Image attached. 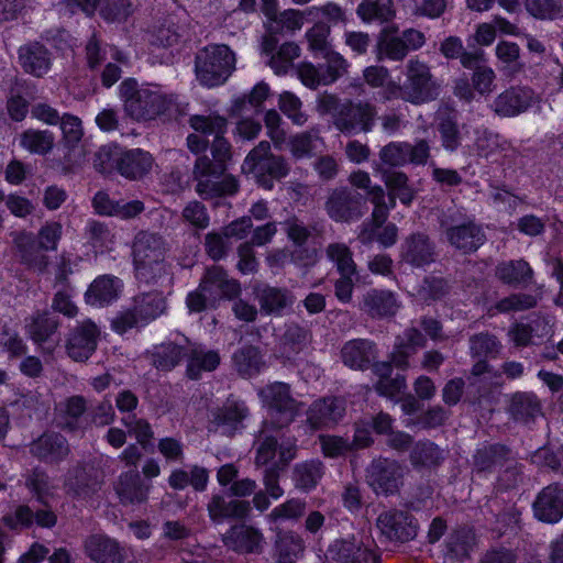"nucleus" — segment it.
I'll use <instances>...</instances> for the list:
<instances>
[{
  "instance_id": "e2e57ef3",
  "label": "nucleus",
  "mask_w": 563,
  "mask_h": 563,
  "mask_svg": "<svg viewBox=\"0 0 563 563\" xmlns=\"http://www.w3.org/2000/svg\"><path fill=\"white\" fill-rule=\"evenodd\" d=\"M511 411L516 419L528 421L540 413V404L534 395H517L512 400Z\"/></svg>"
},
{
  "instance_id": "aec40b11",
  "label": "nucleus",
  "mask_w": 563,
  "mask_h": 563,
  "mask_svg": "<svg viewBox=\"0 0 563 563\" xmlns=\"http://www.w3.org/2000/svg\"><path fill=\"white\" fill-rule=\"evenodd\" d=\"M345 412L344 401L339 398H324L314 401L307 412V421L312 429L331 428Z\"/></svg>"
},
{
  "instance_id": "4c0bfd02",
  "label": "nucleus",
  "mask_w": 563,
  "mask_h": 563,
  "mask_svg": "<svg viewBox=\"0 0 563 563\" xmlns=\"http://www.w3.org/2000/svg\"><path fill=\"white\" fill-rule=\"evenodd\" d=\"M375 52L378 60H401L408 54L404 40L387 29L380 32Z\"/></svg>"
},
{
  "instance_id": "7ed1b4c3",
  "label": "nucleus",
  "mask_w": 563,
  "mask_h": 563,
  "mask_svg": "<svg viewBox=\"0 0 563 563\" xmlns=\"http://www.w3.org/2000/svg\"><path fill=\"white\" fill-rule=\"evenodd\" d=\"M322 111L333 117V123L344 134L369 132L376 120V109L367 102L340 103L334 96H325L320 101Z\"/></svg>"
},
{
  "instance_id": "79ce46f5",
  "label": "nucleus",
  "mask_w": 563,
  "mask_h": 563,
  "mask_svg": "<svg viewBox=\"0 0 563 563\" xmlns=\"http://www.w3.org/2000/svg\"><path fill=\"white\" fill-rule=\"evenodd\" d=\"M233 364L239 374L244 377H252L258 374L265 366L258 349L254 346H246L235 352Z\"/></svg>"
},
{
  "instance_id": "a18cd8bd",
  "label": "nucleus",
  "mask_w": 563,
  "mask_h": 563,
  "mask_svg": "<svg viewBox=\"0 0 563 563\" xmlns=\"http://www.w3.org/2000/svg\"><path fill=\"white\" fill-rule=\"evenodd\" d=\"M58 322L48 313H36L26 322L29 336L37 344L47 342L57 330Z\"/></svg>"
},
{
  "instance_id": "4468645a",
  "label": "nucleus",
  "mask_w": 563,
  "mask_h": 563,
  "mask_svg": "<svg viewBox=\"0 0 563 563\" xmlns=\"http://www.w3.org/2000/svg\"><path fill=\"white\" fill-rule=\"evenodd\" d=\"M402 477L400 464L387 459L374 460L367 468L366 481L376 494L395 493Z\"/></svg>"
},
{
  "instance_id": "c85d7f7f",
  "label": "nucleus",
  "mask_w": 563,
  "mask_h": 563,
  "mask_svg": "<svg viewBox=\"0 0 563 563\" xmlns=\"http://www.w3.org/2000/svg\"><path fill=\"white\" fill-rule=\"evenodd\" d=\"M115 492L124 505L141 504L147 499L150 485H145L139 473L133 470L120 475Z\"/></svg>"
},
{
  "instance_id": "a211bd4d",
  "label": "nucleus",
  "mask_w": 563,
  "mask_h": 563,
  "mask_svg": "<svg viewBox=\"0 0 563 563\" xmlns=\"http://www.w3.org/2000/svg\"><path fill=\"white\" fill-rule=\"evenodd\" d=\"M200 290L207 292L210 306H214L221 298L231 299L240 294V284L230 279L225 272L219 266L207 269L201 283Z\"/></svg>"
},
{
  "instance_id": "f8f14e48",
  "label": "nucleus",
  "mask_w": 563,
  "mask_h": 563,
  "mask_svg": "<svg viewBox=\"0 0 563 563\" xmlns=\"http://www.w3.org/2000/svg\"><path fill=\"white\" fill-rule=\"evenodd\" d=\"M376 526L389 541L406 542L417 534L415 519L404 510L393 509L382 512L376 520Z\"/></svg>"
},
{
  "instance_id": "a19ab883",
  "label": "nucleus",
  "mask_w": 563,
  "mask_h": 563,
  "mask_svg": "<svg viewBox=\"0 0 563 563\" xmlns=\"http://www.w3.org/2000/svg\"><path fill=\"white\" fill-rule=\"evenodd\" d=\"M423 344L424 339L417 329L406 331L404 338L396 344L395 351L391 354V362L399 368H407L409 356L416 352L417 347Z\"/></svg>"
},
{
  "instance_id": "ea45409f",
  "label": "nucleus",
  "mask_w": 563,
  "mask_h": 563,
  "mask_svg": "<svg viewBox=\"0 0 563 563\" xmlns=\"http://www.w3.org/2000/svg\"><path fill=\"white\" fill-rule=\"evenodd\" d=\"M356 13L365 23L387 22L395 15L394 3L391 0H363L358 4Z\"/></svg>"
},
{
  "instance_id": "6ab92c4d",
  "label": "nucleus",
  "mask_w": 563,
  "mask_h": 563,
  "mask_svg": "<svg viewBox=\"0 0 563 563\" xmlns=\"http://www.w3.org/2000/svg\"><path fill=\"white\" fill-rule=\"evenodd\" d=\"M99 330L97 325L90 321H84L70 334L67 341V353L75 361H86L95 352Z\"/></svg>"
},
{
  "instance_id": "603ef678",
  "label": "nucleus",
  "mask_w": 563,
  "mask_h": 563,
  "mask_svg": "<svg viewBox=\"0 0 563 563\" xmlns=\"http://www.w3.org/2000/svg\"><path fill=\"white\" fill-rule=\"evenodd\" d=\"M262 310L266 313H279L294 302V298L285 290L267 287L258 294Z\"/></svg>"
},
{
  "instance_id": "cd10ccee",
  "label": "nucleus",
  "mask_w": 563,
  "mask_h": 563,
  "mask_svg": "<svg viewBox=\"0 0 563 563\" xmlns=\"http://www.w3.org/2000/svg\"><path fill=\"white\" fill-rule=\"evenodd\" d=\"M343 363L352 369H365L376 357L374 344L365 339L346 342L341 350Z\"/></svg>"
},
{
  "instance_id": "f3484780",
  "label": "nucleus",
  "mask_w": 563,
  "mask_h": 563,
  "mask_svg": "<svg viewBox=\"0 0 563 563\" xmlns=\"http://www.w3.org/2000/svg\"><path fill=\"white\" fill-rule=\"evenodd\" d=\"M277 41L268 35L263 38L262 54L268 57L267 65L278 75H286L292 67V63L301 54V48L294 42H286L276 48Z\"/></svg>"
},
{
  "instance_id": "052dcab7",
  "label": "nucleus",
  "mask_w": 563,
  "mask_h": 563,
  "mask_svg": "<svg viewBox=\"0 0 563 563\" xmlns=\"http://www.w3.org/2000/svg\"><path fill=\"white\" fill-rule=\"evenodd\" d=\"M302 539L290 531L279 532L276 539V549L278 551L279 560H289L297 558L303 551Z\"/></svg>"
},
{
  "instance_id": "8fccbe9b",
  "label": "nucleus",
  "mask_w": 563,
  "mask_h": 563,
  "mask_svg": "<svg viewBox=\"0 0 563 563\" xmlns=\"http://www.w3.org/2000/svg\"><path fill=\"white\" fill-rule=\"evenodd\" d=\"M353 206L354 202L345 191H335L327 202V210L335 221H350L360 216V212H356Z\"/></svg>"
},
{
  "instance_id": "bb28decb",
  "label": "nucleus",
  "mask_w": 563,
  "mask_h": 563,
  "mask_svg": "<svg viewBox=\"0 0 563 563\" xmlns=\"http://www.w3.org/2000/svg\"><path fill=\"white\" fill-rule=\"evenodd\" d=\"M328 558L335 563H368L374 554L355 538L335 541L328 551Z\"/></svg>"
},
{
  "instance_id": "0e129e2a",
  "label": "nucleus",
  "mask_w": 563,
  "mask_h": 563,
  "mask_svg": "<svg viewBox=\"0 0 563 563\" xmlns=\"http://www.w3.org/2000/svg\"><path fill=\"white\" fill-rule=\"evenodd\" d=\"M328 257L335 263L340 274H356V266L350 249L343 243L330 244L327 249Z\"/></svg>"
},
{
  "instance_id": "5701e85b",
  "label": "nucleus",
  "mask_w": 563,
  "mask_h": 563,
  "mask_svg": "<svg viewBox=\"0 0 563 563\" xmlns=\"http://www.w3.org/2000/svg\"><path fill=\"white\" fill-rule=\"evenodd\" d=\"M87 556L96 563H121L124 551L119 542L106 534H92L85 541Z\"/></svg>"
},
{
  "instance_id": "393cba45",
  "label": "nucleus",
  "mask_w": 563,
  "mask_h": 563,
  "mask_svg": "<svg viewBox=\"0 0 563 563\" xmlns=\"http://www.w3.org/2000/svg\"><path fill=\"white\" fill-rule=\"evenodd\" d=\"M263 540V534L257 529L246 525L234 526L222 536L225 547L242 553L260 551Z\"/></svg>"
},
{
  "instance_id": "6e6d98bb",
  "label": "nucleus",
  "mask_w": 563,
  "mask_h": 563,
  "mask_svg": "<svg viewBox=\"0 0 563 563\" xmlns=\"http://www.w3.org/2000/svg\"><path fill=\"white\" fill-rule=\"evenodd\" d=\"M247 416L244 402L229 400L217 413L216 421L228 431L236 430L242 420Z\"/></svg>"
},
{
  "instance_id": "4d7b16f0",
  "label": "nucleus",
  "mask_w": 563,
  "mask_h": 563,
  "mask_svg": "<svg viewBox=\"0 0 563 563\" xmlns=\"http://www.w3.org/2000/svg\"><path fill=\"white\" fill-rule=\"evenodd\" d=\"M320 137L317 132H303L291 136L288 146L295 158H303L310 156L318 150Z\"/></svg>"
},
{
  "instance_id": "49530a36",
  "label": "nucleus",
  "mask_w": 563,
  "mask_h": 563,
  "mask_svg": "<svg viewBox=\"0 0 563 563\" xmlns=\"http://www.w3.org/2000/svg\"><path fill=\"white\" fill-rule=\"evenodd\" d=\"M323 475V466L320 461L311 460L299 463L294 468V482L296 487L310 490L317 486Z\"/></svg>"
},
{
  "instance_id": "338daca9",
  "label": "nucleus",
  "mask_w": 563,
  "mask_h": 563,
  "mask_svg": "<svg viewBox=\"0 0 563 563\" xmlns=\"http://www.w3.org/2000/svg\"><path fill=\"white\" fill-rule=\"evenodd\" d=\"M88 239L97 253L109 251L113 245V234L102 223L90 221L87 224Z\"/></svg>"
},
{
  "instance_id": "72a5a7b5",
  "label": "nucleus",
  "mask_w": 563,
  "mask_h": 563,
  "mask_svg": "<svg viewBox=\"0 0 563 563\" xmlns=\"http://www.w3.org/2000/svg\"><path fill=\"white\" fill-rule=\"evenodd\" d=\"M250 510V504L238 499L225 500L221 496H213L208 504L211 520L219 522L227 518H243Z\"/></svg>"
},
{
  "instance_id": "c9c22d12",
  "label": "nucleus",
  "mask_w": 563,
  "mask_h": 563,
  "mask_svg": "<svg viewBox=\"0 0 563 563\" xmlns=\"http://www.w3.org/2000/svg\"><path fill=\"white\" fill-rule=\"evenodd\" d=\"M31 451L47 461H58L68 454V445L59 434H44L33 444Z\"/></svg>"
},
{
  "instance_id": "f03ea898",
  "label": "nucleus",
  "mask_w": 563,
  "mask_h": 563,
  "mask_svg": "<svg viewBox=\"0 0 563 563\" xmlns=\"http://www.w3.org/2000/svg\"><path fill=\"white\" fill-rule=\"evenodd\" d=\"M120 96L125 111L136 120H152L170 111L176 104V97L167 93L156 85L136 87L134 80L128 79L120 85Z\"/></svg>"
},
{
  "instance_id": "a878e982",
  "label": "nucleus",
  "mask_w": 563,
  "mask_h": 563,
  "mask_svg": "<svg viewBox=\"0 0 563 563\" xmlns=\"http://www.w3.org/2000/svg\"><path fill=\"white\" fill-rule=\"evenodd\" d=\"M19 63L25 73L42 77L51 68L48 51L40 43H30L19 48Z\"/></svg>"
},
{
  "instance_id": "4be33fe9",
  "label": "nucleus",
  "mask_w": 563,
  "mask_h": 563,
  "mask_svg": "<svg viewBox=\"0 0 563 563\" xmlns=\"http://www.w3.org/2000/svg\"><path fill=\"white\" fill-rule=\"evenodd\" d=\"M534 516L544 522L554 523L563 517V487L549 485L533 503Z\"/></svg>"
},
{
  "instance_id": "7c9ffc66",
  "label": "nucleus",
  "mask_w": 563,
  "mask_h": 563,
  "mask_svg": "<svg viewBox=\"0 0 563 563\" xmlns=\"http://www.w3.org/2000/svg\"><path fill=\"white\" fill-rule=\"evenodd\" d=\"M183 341L187 344V373L190 378H198L201 372H210L217 368L220 363V356L217 352L205 350L190 343L187 339Z\"/></svg>"
},
{
  "instance_id": "69168bd1",
  "label": "nucleus",
  "mask_w": 563,
  "mask_h": 563,
  "mask_svg": "<svg viewBox=\"0 0 563 563\" xmlns=\"http://www.w3.org/2000/svg\"><path fill=\"white\" fill-rule=\"evenodd\" d=\"M306 504L300 499H289L282 505L276 506L267 516L266 519L271 523H277L285 520L298 519L302 516Z\"/></svg>"
},
{
  "instance_id": "2eb2a0df",
  "label": "nucleus",
  "mask_w": 563,
  "mask_h": 563,
  "mask_svg": "<svg viewBox=\"0 0 563 563\" xmlns=\"http://www.w3.org/2000/svg\"><path fill=\"white\" fill-rule=\"evenodd\" d=\"M268 428L269 426H264L261 432L263 439L257 448L255 463L257 465L271 464L269 466L278 464L282 468H285L296 456V444L290 440L278 443L274 437L266 434Z\"/></svg>"
},
{
  "instance_id": "6e6552de",
  "label": "nucleus",
  "mask_w": 563,
  "mask_h": 563,
  "mask_svg": "<svg viewBox=\"0 0 563 563\" xmlns=\"http://www.w3.org/2000/svg\"><path fill=\"white\" fill-rule=\"evenodd\" d=\"M258 396L268 409L265 427H286L297 415V402L290 395L289 386L285 383L269 384L258 390Z\"/></svg>"
},
{
  "instance_id": "e433bc0d",
  "label": "nucleus",
  "mask_w": 563,
  "mask_h": 563,
  "mask_svg": "<svg viewBox=\"0 0 563 563\" xmlns=\"http://www.w3.org/2000/svg\"><path fill=\"white\" fill-rule=\"evenodd\" d=\"M362 309L372 316L394 314L398 302L393 292L372 289L364 296Z\"/></svg>"
},
{
  "instance_id": "39448f33",
  "label": "nucleus",
  "mask_w": 563,
  "mask_h": 563,
  "mask_svg": "<svg viewBox=\"0 0 563 563\" xmlns=\"http://www.w3.org/2000/svg\"><path fill=\"white\" fill-rule=\"evenodd\" d=\"M235 68V55L227 45H209L196 56L197 80L205 87L223 85Z\"/></svg>"
},
{
  "instance_id": "9d476101",
  "label": "nucleus",
  "mask_w": 563,
  "mask_h": 563,
  "mask_svg": "<svg viewBox=\"0 0 563 563\" xmlns=\"http://www.w3.org/2000/svg\"><path fill=\"white\" fill-rule=\"evenodd\" d=\"M63 227L58 222H47L38 231L36 245L33 236L29 233H19L15 245L20 251L23 262L32 265L36 258V249L42 251H55L62 238Z\"/></svg>"
},
{
  "instance_id": "58836bf2",
  "label": "nucleus",
  "mask_w": 563,
  "mask_h": 563,
  "mask_svg": "<svg viewBox=\"0 0 563 563\" xmlns=\"http://www.w3.org/2000/svg\"><path fill=\"white\" fill-rule=\"evenodd\" d=\"M54 145L55 135L48 130L29 129L20 135V146L32 154L45 155Z\"/></svg>"
},
{
  "instance_id": "423d86ee",
  "label": "nucleus",
  "mask_w": 563,
  "mask_h": 563,
  "mask_svg": "<svg viewBox=\"0 0 563 563\" xmlns=\"http://www.w3.org/2000/svg\"><path fill=\"white\" fill-rule=\"evenodd\" d=\"M242 169L245 174L253 175L256 183L271 190L275 180H280L289 173V166L285 158L271 153V144L266 141L258 143L245 157Z\"/></svg>"
},
{
  "instance_id": "1a4fd4ad",
  "label": "nucleus",
  "mask_w": 563,
  "mask_h": 563,
  "mask_svg": "<svg viewBox=\"0 0 563 563\" xmlns=\"http://www.w3.org/2000/svg\"><path fill=\"white\" fill-rule=\"evenodd\" d=\"M223 170V166H214L206 156L197 158L194 169L197 194L203 199H209L236 192V179L230 175H224Z\"/></svg>"
},
{
  "instance_id": "f257e3e1",
  "label": "nucleus",
  "mask_w": 563,
  "mask_h": 563,
  "mask_svg": "<svg viewBox=\"0 0 563 563\" xmlns=\"http://www.w3.org/2000/svg\"><path fill=\"white\" fill-rule=\"evenodd\" d=\"M165 254L166 244L162 236L140 232L133 243V262L137 280L147 285L169 282Z\"/></svg>"
},
{
  "instance_id": "c03bdc74",
  "label": "nucleus",
  "mask_w": 563,
  "mask_h": 563,
  "mask_svg": "<svg viewBox=\"0 0 563 563\" xmlns=\"http://www.w3.org/2000/svg\"><path fill=\"white\" fill-rule=\"evenodd\" d=\"M496 276L506 284L519 285L530 280L532 269L526 261H508L497 265Z\"/></svg>"
},
{
  "instance_id": "c756f323",
  "label": "nucleus",
  "mask_w": 563,
  "mask_h": 563,
  "mask_svg": "<svg viewBox=\"0 0 563 563\" xmlns=\"http://www.w3.org/2000/svg\"><path fill=\"white\" fill-rule=\"evenodd\" d=\"M383 180L388 189L390 207L396 206V199H399L402 205H411L417 195V189L410 184L405 173L396 170L384 172Z\"/></svg>"
},
{
  "instance_id": "09e8293b",
  "label": "nucleus",
  "mask_w": 563,
  "mask_h": 563,
  "mask_svg": "<svg viewBox=\"0 0 563 563\" xmlns=\"http://www.w3.org/2000/svg\"><path fill=\"white\" fill-rule=\"evenodd\" d=\"M476 139L474 142L475 151L479 156L489 158L498 152L508 150L509 143L499 134L488 131L487 129L476 130Z\"/></svg>"
},
{
  "instance_id": "774afa93",
  "label": "nucleus",
  "mask_w": 563,
  "mask_h": 563,
  "mask_svg": "<svg viewBox=\"0 0 563 563\" xmlns=\"http://www.w3.org/2000/svg\"><path fill=\"white\" fill-rule=\"evenodd\" d=\"M279 109L295 124L302 125L307 121V115L301 111L300 99L290 91H284L278 99Z\"/></svg>"
},
{
  "instance_id": "5fc2aeb1",
  "label": "nucleus",
  "mask_w": 563,
  "mask_h": 563,
  "mask_svg": "<svg viewBox=\"0 0 563 563\" xmlns=\"http://www.w3.org/2000/svg\"><path fill=\"white\" fill-rule=\"evenodd\" d=\"M59 126L62 130V145L68 151L75 150L84 136L81 120L76 115L65 113Z\"/></svg>"
},
{
  "instance_id": "473e14b6",
  "label": "nucleus",
  "mask_w": 563,
  "mask_h": 563,
  "mask_svg": "<svg viewBox=\"0 0 563 563\" xmlns=\"http://www.w3.org/2000/svg\"><path fill=\"white\" fill-rule=\"evenodd\" d=\"M152 165V156L140 148L120 154L119 172L125 178H140L150 172Z\"/></svg>"
},
{
  "instance_id": "3c124183",
  "label": "nucleus",
  "mask_w": 563,
  "mask_h": 563,
  "mask_svg": "<svg viewBox=\"0 0 563 563\" xmlns=\"http://www.w3.org/2000/svg\"><path fill=\"white\" fill-rule=\"evenodd\" d=\"M410 459L416 467H433L444 459V454L438 445L430 441H424L416 444Z\"/></svg>"
},
{
  "instance_id": "0eeeda50",
  "label": "nucleus",
  "mask_w": 563,
  "mask_h": 563,
  "mask_svg": "<svg viewBox=\"0 0 563 563\" xmlns=\"http://www.w3.org/2000/svg\"><path fill=\"white\" fill-rule=\"evenodd\" d=\"M165 310V298L159 292L142 294L134 298L133 306L112 319V329L122 334L135 327H143L159 317Z\"/></svg>"
},
{
  "instance_id": "ddd939ff",
  "label": "nucleus",
  "mask_w": 563,
  "mask_h": 563,
  "mask_svg": "<svg viewBox=\"0 0 563 563\" xmlns=\"http://www.w3.org/2000/svg\"><path fill=\"white\" fill-rule=\"evenodd\" d=\"M537 101V95L528 87H510L499 93L490 109L499 117L512 118L526 112Z\"/></svg>"
},
{
  "instance_id": "37998d69",
  "label": "nucleus",
  "mask_w": 563,
  "mask_h": 563,
  "mask_svg": "<svg viewBox=\"0 0 563 563\" xmlns=\"http://www.w3.org/2000/svg\"><path fill=\"white\" fill-rule=\"evenodd\" d=\"M303 25V13L297 10H285L284 12L276 13V10L267 16L266 29L271 34H278L283 32H295Z\"/></svg>"
},
{
  "instance_id": "bf43d9fd",
  "label": "nucleus",
  "mask_w": 563,
  "mask_h": 563,
  "mask_svg": "<svg viewBox=\"0 0 563 563\" xmlns=\"http://www.w3.org/2000/svg\"><path fill=\"white\" fill-rule=\"evenodd\" d=\"M26 486L43 504H47L48 498L54 496L57 488V485L45 473L37 470L26 478Z\"/></svg>"
},
{
  "instance_id": "f704fd0d",
  "label": "nucleus",
  "mask_w": 563,
  "mask_h": 563,
  "mask_svg": "<svg viewBox=\"0 0 563 563\" xmlns=\"http://www.w3.org/2000/svg\"><path fill=\"white\" fill-rule=\"evenodd\" d=\"M391 365L387 362H382L374 365V372L379 377L376 384V390L379 395L390 399L397 397L407 387L405 376L397 375L391 378Z\"/></svg>"
},
{
  "instance_id": "de8ad7c7",
  "label": "nucleus",
  "mask_w": 563,
  "mask_h": 563,
  "mask_svg": "<svg viewBox=\"0 0 563 563\" xmlns=\"http://www.w3.org/2000/svg\"><path fill=\"white\" fill-rule=\"evenodd\" d=\"M181 338L179 342L162 344L155 352L154 363L158 368L169 371L175 367L186 355L187 344Z\"/></svg>"
},
{
  "instance_id": "412c9836",
  "label": "nucleus",
  "mask_w": 563,
  "mask_h": 563,
  "mask_svg": "<svg viewBox=\"0 0 563 563\" xmlns=\"http://www.w3.org/2000/svg\"><path fill=\"white\" fill-rule=\"evenodd\" d=\"M123 288L120 278L113 275H101L93 279L85 292V301L92 307H104L115 301Z\"/></svg>"
},
{
  "instance_id": "b1692460",
  "label": "nucleus",
  "mask_w": 563,
  "mask_h": 563,
  "mask_svg": "<svg viewBox=\"0 0 563 563\" xmlns=\"http://www.w3.org/2000/svg\"><path fill=\"white\" fill-rule=\"evenodd\" d=\"M401 258L404 262L422 267L434 262V245L429 238L421 233L410 235L401 245Z\"/></svg>"
},
{
  "instance_id": "864d4df0",
  "label": "nucleus",
  "mask_w": 563,
  "mask_h": 563,
  "mask_svg": "<svg viewBox=\"0 0 563 563\" xmlns=\"http://www.w3.org/2000/svg\"><path fill=\"white\" fill-rule=\"evenodd\" d=\"M330 27L322 23H317L309 30H307L305 37L308 43V51L314 57H321L325 53L330 52L332 45L329 41Z\"/></svg>"
},
{
  "instance_id": "9b49d317",
  "label": "nucleus",
  "mask_w": 563,
  "mask_h": 563,
  "mask_svg": "<svg viewBox=\"0 0 563 563\" xmlns=\"http://www.w3.org/2000/svg\"><path fill=\"white\" fill-rule=\"evenodd\" d=\"M430 156V146L427 141L420 140L416 144L407 142H390L379 152L380 161L389 166H404L408 163L424 165Z\"/></svg>"
},
{
  "instance_id": "2f4dec72",
  "label": "nucleus",
  "mask_w": 563,
  "mask_h": 563,
  "mask_svg": "<svg viewBox=\"0 0 563 563\" xmlns=\"http://www.w3.org/2000/svg\"><path fill=\"white\" fill-rule=\"evenodd\" d=\"M446 236L454 247L463 252L477 250L485 239L481 228L471 222L449 229Z\"/></svg>"
},
{
  "instance_id": "dca6fc26",
  "label": "nucleus",
  "mask_w": 563,
  "mask_h": 563,
  "mask_svg": "<svg viewBox=\"0 0 563 563\" xmlns=\"http://www.w3.org/2000/svg\"><path fill=\"white\" fill-rule=\"evenodd\" d=\"M225 119L217 115H195L190 118V126L195 131L214 135L212 154L218 162L217 166H223V163L230 156V145L222 136L225 131Z\"/></svg>"
},
{
  "instance_id": "13d9d810",
  "label": "nucleus",
  "mask_w": 563,
  "mask_h": 563,
  "mask_svg": "<svg viewBox=\"0 0 563 563\" xmlns=\"http://www.w3.org/2000/svg\"><path fill=\"white\" fill-rule=\"evenodd\" d=\"M321 57L324 59V64L321 66L329 85L344 76L350 68L347 59L334 49H331Z\"/></svg>"
},
{
  "instance_id": "680f3d73",
  "label": "nucleus",
  "mask_w": 563,
  "mask_h": 563,
  "mask_svg": "<svg viewBox=\"0 0 563 563\" xmlns=\"http://www.w3.org/2000/svg\"><path fill=\"white\" fill-rule=\"evenodd\" d=\"M527 11L538 19L563 16V0H526Z\"/></svg>"
},
{
  "instance_id": "20e7f679",
  "label": "nucleus",
  "mask_w": 563,
  "mask_h": 563,
  "mask_svg": "<svg viewBox=\"0 0 563 563\" xmlns=\"http://www.w3.org/2000/svg\"><path fill=\"white\" fill-rule=\"evenodd\" d=\"M440 85L433 79L429 67L418 60L410 59L406 65V81L402 86L389 82L388 98H402L415 104L433 100L439 95Z\"/></svg>"
}]
</instances>
